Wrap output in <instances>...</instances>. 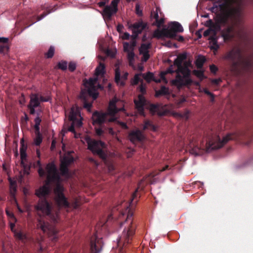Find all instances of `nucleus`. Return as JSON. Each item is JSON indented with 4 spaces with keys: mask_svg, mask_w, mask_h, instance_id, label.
Returning <instances> with one entry per match:
<instances>
[{
    "mask_svg": "<svg viewBox=\"0 0 253 253\" xmlns=\"http://www.w3.org/2000/svg\"><path fill=\"white\" fill-rule=\"evenodd\" d=\"M9 168V163L8 161H6L2 164V168L4 171L7 172Z\"/></svg>",
    "mask_w": 253,
    "mask_h": 253,
    "instance_id": "40",
    "label": "nucleus"
},
{
    "mask_svg": "<svg viewBox=\"0 0 253 253\" xmlns=\"http://www.w3.org/2000/svg\"><path fill=\"white\" fill-rule=\"evenodd\" d=\"M124 51L127 53V58L129 61V63L133 68L134 67V53L133 52V49L136 45V42L132 41L130 43L125 42L123 44Z\"/></svg>",
    "mask_w": 253,
    "mask_h": 253,
    "instance_id": "13",
    "label": "nucleus"
},
{
    "mask_svg": "<svg viewBox=\"0 0 253 253\" xmlns=\"http://www.w3.org/2000/svg\"><path fill=\"white\" fill-rule=\"evenodd\" d=\"M6 214L8 217L12 218L13 220H14V221L16 220V218L14 216V215L11 211L6 210Z\"/></svg>",
    "mask_w": 253,
    "mask_h": 253,
    "instance_id": "44",
    "label": "nucleus"
},
{
    "mask_svg": "<svg viewBox=\"0 0 253 253\" xmlns=\"http://www.w3.org/2000/svg\"><path fill=\"white\" fill-rule=\"evenodd\" d=\"M50 100L49 95L45 96L39 95L38 94H33L30 96V101L28 107L31 114H34L35 112V108L39 106L41 102H47Z\"/></svg>",
    "mask_w": 253,
    "mask_h": 253,
    "instance_id": "9",
    "label": "nucleus"
},
{
    "mask_svg": "<svg viewBox=\"0 0 253 253\" xmlns=\"http://www.w3.org/2000/svg\"><path fill=\"white\" fill-rule=\"evenodd\" d=\"M56 141L55 139H53L52 141L51 145V150H53L56 146Z\"/></svg>",
    "mask_w": 253,
    "mask_h": 253,
    "instance_id": "54",
    "label": "nucleus"
},
{
    "mask_svg": "<svg viewBox=\"0 0 253 253\" xmlns=\"http://www.w3.org/2000/svg\"><path fill=\"white\" fill-rule=\"evenodd\" d=\"M193 74L198 78L200 79H202L204 78V73L201 70H194L193 71Z\"/></svg>",
    "mask_w": 253,
    "mask_h": 253,
    "instance_id": "35",
    "label": "nucleus"
},
{
    "mask_svg": "<svg viewBox=\"0 0 253 253\" xmlns=\"http://www.w3.org/2000/svg\"><path fill=\"white\" fill-rule=\"evenodd\" d=\"M124 110V102L115 97L110 101L107 113L95 112L92 114L93 124L101 125L106 122H113L116 119L115 117L116 114Z\"/></svg>",
    "mask_w": 253,
    "mask_h": 253,
    "instance_id": "5",
    "label": "nucleus"
},
{
    "mask_svg": "<svg viewBox=\"0 0 253 253\" xmlns=\"http://www.w3.org/2000/svg\"><path fill=\"white\" fill-rule=\"evenodd\" d=\"M65 115L68 116L69 120L72 122V125L68 128L67 130L73 132L75 138H81V141L83 143H87L88 149L93 153L97 154L101 157V158H103V156L106 149V145L104 142L101 141L92 139L88 135L81 137L80 134H77L75 131V126L80 127L83 124V118L81 115V108L76 105L73 106L71 108L68 114L67 111H65Z\"/></svg>",
    "mask_w": 253,
    "mask_h": 253,
    "instance_id": "4",
    "label": "nucleus"
},
{
    "mask_svg": "<svg viewBox=\"0 0 253 253\" xmlns=\"http://www.w3.org/2000/svg\"><path fill=\"white\" fill-rule=\"evenodd\" d=\"M10 194L14 196L17 191L16 185L9 186Z\"/></svg>",
    "mask_w": 253,
    "mask_h": 253,
    "instance_id": "42",
    "label": "nucleus"
},
{
    "mask_svg": "<svg viewBox=\"0 0 253 253\" xmlns=\"http://www.w3.org/2000/svg\"><path fill=\"white\" fill-rule=\"evenodd\" d=\"M106 53L108 56H111V57H113L115 56L116 53V50H111L110 49H108L106 51Z\"/></svg>",
    "mask_w": 253,
    "mask_h": 253,
    "instance_id": "41",
    "label": "nucleus"
},
{
    "mask_svg": "<svg viewBox=\"0 0 253 253\" xmlns=\"http://www.w3.org/2000/svg\"><path fill=\"white\" fill-rule=\"evenodd\" d=\"M149 110L152 114L157 113L159 116H163L166 114V112L161 113L159 112V106L158 105L150 104L149 106Z\"/></svg>",
    "mask_w": 253,
    "mask_h": 253,
    "instance_id": "26",
    "label": "nucleus"
},
{
    "mask_svg": "<svg viewBox=\"0 0 253 253\" xmlns=\"http://www.w3.org/2000/svg\"><path fill=\"white\" fill-rule=\"evenodd\" d=\"M105 73V65L100 63L95 69V77L90 78L88 80H84V85L85 87L89 96H91L93 100L96 99L98 96V89H102V87L99 84L98 81L99 78H103Z\"/></svg>",
    "mask_w": 253,
    "mask_h": 253,
    "instance_id": "6",
    "label": "nucleus"
},
{
    "mask_svg": "<svg viewBox=\"0 0 253 253\" xmlns=\"http://www.w3.org/2000/svg\"><path fill=\"white\" fill-rule=\"evenodd\" d=\"M227 58L234 62L235 66H242L244 58L240 50L238 48H233L228 54Z\"/></svg>",
    "mask_w": 253,
    "mask_h": 253,
    "instance_id": "11",
    "label": "nucleus"
},
{
    "mask_svg": "<svg viewBox=\"0 0 253 253\" xmlns=\"http://www.w3.org/2000/svg\"><path fill=\"white\" fill-rule=\"evenodd\" d=\"M27 160L28 159H20V164L25 169H26L29 168V166L28 165L26 164V163L27 162Z\"/></svg>",
    "mask_w": 253,
    "mask_h": 253,
    "instance_id": "39",
    "label": "nucleus"
},
{
    "mask_svg": "<svg viewBox=\"0 0 253 253\" xmlns=\"http://www.w3.org/2000/svg\"><path fill=\"white\" fill-rule=\"evenodd\" d=\"M37 227L41 229L43 233H46L50 238L52 242H55L58 239V231L53 226L51 225L48 222H45L42 218L38 219Z\"/></svg>",
    "mask_w": 253,
    "mask_h": 253,
    "instance_id": "8",
    "label": "nucleus"
},
{
    "mask_svg": "<svg viewBox=\"0 0 253 253\" xmlns=\"http://www.w3.org/2000/svg\"><path fill=\"white\" fill-rule=\"evenodd\" d=\"M38 173L41 177H43L45 174V171L42 167H40L38 170Z\"/></svg>",
    "mask_w": 253,
    "mask_h": 253,
    "instance_id": "45",
    "label": "nucleus"
},
{
    "mask_svg": "<svg viewBox=\"0 0 253 253\" xmlns=\"http://www.w3.org/2000/svg\"><path fill=\"white\" fill-rule=\"evenodd\" d=\"M169 166L168 165H166V166H165L164 167H163L161 170L160 171H165L166 170V169H167L168 168H169Z\"/></svg>",
    "mask_w": 253,
    "mask_h": 253,
    "instance_id": "63",
    "label": "nucleus"
},
{
    "mask_svg": "<svg viewBox=\"0 0 253 253\" xmlns=\"http://www.w3.org/2000/svg\"><path fill=\"white\" fill-rule=\"evenodd\" d=\"M203 91L206 93L207 94V95H209L211 96V100L212 101H213L214 100V96H213V94H212L211 93L208 89H203Z\"/></svg>",
    "mask_w": 253,
    "mask_h": 253,
    "instance_id": "47",
    "label": "nucleus"
},
{
    "mask_svg": "<svg viewBox=\"0 0 253 253\" xmlns=\"http://www.w3.org/2000/svg\"><path fill=\"white\" fill-rule=\"evenodd\" d=\"M34 127L35 129V134H41L40 131V125L35 124Z\"/></svg>",
    "mask_w": 253,
    "mask_h": 253,
    "instance_id": "52",
    "label": "nucleus"
},
{
    "mask_svg": "<svg viewBox=\"0 0 253 253\" xmlns=\"http://www.w3.org/2000/svg\"><path fill=\"white\" fill-rule=\"evenodd\" d=\"M215 35V32L214 30H212L211 28L204 31L203 33V36L204 37H208L209 36H211V37H214Z\"/></svg>",
    "mask_w": 253,
    "mask_h": 253,
    "instance_id": "33",
    "label": "nucleus"
},
{
    "mask_svg": "<svg viewBox=\"0 0 253 253\" xmlns=\"http://www.w3.org/2000/svg\"><path fill=\"white\" fill-rule=\"evenodd\" d=\"M9 182L10 183V186H13L16 185V181L12 180L10 178H9Z\"/></svg>",
    "mask_w": 253,
    "mask_h": 253,
    "instance_id": "57",
    "label": "nucleus"
},
{
    "mask_svg": "<svg viewBox=\"0 0 253 253\" xmlns=\"http://www.w3.org/2000/svg\"><path fill=\"white\" fill-rule=\"evenodd\" d=\"M129 139L133 143L142 141L144 139V135L139 130H133L130 132L128 135Z\"/></svg>",
    "mask_w": 253,
    "mask_h": 253,
    "instance_id": "19",
    "label": "nucleus"
},
{
    "mask_svg": "<svg viewBox=\"0 0 253 253\" xmlns=\"http://www.w3.org/2000/svg\"><path fill=\"white\" fill-rule=\"evenodd\" d=\"M150 47V43H147L142 44L139 48L140 54L143 55L142 60L144 62H146L149 58L148 49Z\"/></svg>",
    "mask_w": 253,
    "mask_h": 253,
    "instance_id": "21",
    "label": "nucleus"
},
{
    "mask_svg": "<svg viewBox=\"0 0 253 253\" xmlns=\"http://www.w3.org/2000/svg\"><path fill=\"white\" fill-rule=\"evenodd\" d=\"M27 145L25 143L24 138H22L20 140V158H26L27 157Z\"/></svg>",
    "mask_w": 253,
    "mask_h": 253,
    "instance_id": "23",
    "label": "nucleus"
},
{
    "mask_svg": "<svg viewBox=\"0 0 253 253\" xmlns=\"http://www.w3.org/2000/svg\"><path fill=\"white\" fill-rule=\"evenodd\" d=\"M237 138V134L235 133H229L220 139L218 135H214L208 139L205 145L203 141L200 142L196 138L190 139L185 142L181 139L176 143V148L178 151L189 152L194 156H202L205 152L211 150L216 149L223 147L228 141L235 139Z\"/></svg>",
    "mask_w": 253,
    "mask_h": 253,
    "instance_id": "3",
    "label": "nucleus"
},
{
    "mask_svg": "<svg viewBox=\"0 0 253 253\" xmlns=\"http://www.w3.org/2000/svg\"><path fill=\"white\" fill-rule=\"evenodd\" d=\"M210 68L211 72L213 73H215L217 70V67L214 65H211Z\"/></svg>",
    "mask_w": 253,
    "mask_h": 253,
    "instance_id": "50",
    "label": "nucleus"
},
{
    "mask_svg": "<svg viewBox=\"0 0 253 253\" xmlns=\"http://www.w3.org/2000/svg\"><path fill=\"white\" fill-rule=\"evenodd\" d=\"M130 35L128 33H124L121 36L123 40H128L129 39Z\"/></svg>",
    "mask_w": 253,
    "mask_h": 253,
    "instance_id": "49",
    "label": "nucleus"
},
{
    "mask_svg": "<svg viewBox=\"0 0 253 253\" xmlns=\"http://www.w3.org/2000/svg\"><path fill=\"white\" fill-rule=\"evenodd\" d=\"M45 170L46 180L44 184L35 191V195L39 200L35 208L38 212H41L52 222L56 223L58 219V213L52 211V204L47 199L50 193V185L55 184V200L59 207L68 208L70 203L63 193L64 188L61 184V178L55 164L53 162L48 163L45 167Z\"/></svg>",
    "mask_w": 253,
    "mask_h": 253,
    "instance_id": "1",
    "label": "nucleus"
},
{
    "mask_svg": "<svg viewBox=\"0 0 253 253\" xmlns=\"http://www.w3.org/2000/svg\"><path fill=\"white\" fill-rule=\"evenodd\" d=\"M205 61L206 58L204 56L199 55L195 61L196 66L198 68H201L202 67Z\"/></svg>",
    "mask_w": 253,
    "mask_h": 253,
    "instance_id": "28",
    "label": "nucleus"
},
{
    "mask_svg": "<svg viewBox=\"0 0 253 253\" xmlns=\"http://www.w3.org/2000/svg\"><path fill=\"white\" fill-rule=\"evenodd\" d=\"M167 29H165L162 30H159V29H157L155 30L153 34V37L155 38H160L163 37H167Z\"/></svg>",
    "mask_w": 253,
    "mask_h": 253,
    "instance_id": "27",
    "label": "nucleus"
},
{
    "mask_svg": "<svg viewBox=\"0 0 253 253\" xmlns=\"http://www.w3.org/2000/svg\"><path fill=\"white\" fill-rule=\"evenodd\" d=\"M76 65L75 63L71 62L69 64L68 68L70 71H74L76 69Z\"/></svg>",
    "mask_w": 253,
    "mask_h": 253,
    "instance_id": "46",
    "label": "nucleus"
},
{
    "mask_svg": "<svg viewBox=\"0 0 253 253\" xmlns=\"http://www.w3.org/2000/svg\"><path fill=\"white\" fill-rule=\"evenodd\" d=\"M13 233L14 234V236L15 237V238L18 240H23L26 239V235L20 231L18 232L16 230H14Z\"/></svg>",
    "mask_w": 253,
    "mask_h": 253,
    "instance_id": "32",
    "label": "nucleus"
},
{
    "mask_svg": "<svg viewBox=\"0 0 253 253\" xmlns=\"http://www.w3.org/2000/svg\"><path fill=\"white\" fill-rule=\"evenodd\" d=\"M60 171L61 174L63 176H69L68 167L72 163H74L76 159H61Z\"/></svg>",
    "mask_w": 253,
    "mask_h": 253,
    "instance_id": "17",
    "label": "nucleus"
},
{
    "mask_svg": "<svg viewBox=\"0 0 253 253\" xmlns=\"http://www.w3.org/2000/svg\"><path fill=\"white\" fill-rule=\"evenodd\" d=\"M58 67L61 70H65L67 67V63L65 61L59 62L58 64Z\"/></svg>",
    "mask_w": 253,
    "mask_h": 253,
    "instance_id": "37",
    "label": "nucleus"
},
{
    "mask_svg": "<svg viewBox=\"0 0 253 253\" xmlns=\"http://www.w3.org/2000/svg\"><path fill=\"white\" fill-rule=\"evenodd\" d=\"M90 160V162L92 163H94L96 165V167L98 168L99 167H101V168L105 169V171L107 170L109 173L111 174H113L114 173V170L115 169V165L112 161H111L112 159H101L102 162L103 163V164L101 165L96 161V159H89Z\"/></svg>",
    "mask_w": 253,
    "mask_h": 253,
    "instance_id": "10",
    "label": "nucleus"
},
{
    "mask_svg": "<svg viewBox=\"0 0 253 253\" xmlns=\"http://www.w3.org/2000/svg\"><path fill=\"white\" fill-rule=\"evenodd\" d=\"M139 88H140V91L142 93H144V92L145 91V87L143 85L141 84Z\"/></svg>",
    "mask_w": 253,
    "mask_h": 253,
    "instance_id": "60",
    "label": "nucleus"
},
{
    "mask_svg": "<svg viewBox=\"0 0 253 253\" xmlns=\"http://www.w3.org/2000/svg\"><path fill=\"white\" fill-rule=\"evenodd\" d=\"M191 66V61L187 59L186 54L182 53L177 56L173 65H171L166 71L162 72L160 74V79H156L154 74L150 72L146 74H143L141 75L144 79L148 83L152 81H154L156 83H159L163 81L165 83H167L168 81L165 76L168 74L176 72L177 76L175 80L171 81V84L179 88L182 85H188L192 82L190 78L189 68Z\"/></svg>",
    "mask_w": 253,
    "mask_h": 253,
    "instance_id": "2",
    "label": "nucleus"
},
{
    "mask_svg": "<svg viewBox=\"0 0 253 253\" xmlns=\"http://www.w3.org/2000/svg\"><path fill=\"white\" fill-rule=\"evenodd\" d=\"M123 26L122 24H119L117 27V30L119 33H121L123 29Z\"/></svg>",
    "mask_w": 253,
    "mask_h": 253,
    "instance_id": "55",
    "label": "nucleus"
},
{
    "mask_svg": "<svg viewBox=\"0 0 253 253\" xmlns=\"http://www.w3.org/2000/svg\"><path fill=\"white\" fill-rule=\"evenodd\" d=\"M134 103L139 113L142 116H144L143 110L144 107L146 105V100L143 95L142 94L139 95L137 99L134 100Z\"/></svg>",
    "mask_w": 253,
    "mask_h": 253,
    "instance_id": "18",
    "label": "nucleus"
},
{
    "mask_svg": "<svg viewBox=\"0 0 253 253\" xmlns=\"http://www.w3.org/2000/svg\"><path fill=\"white\" fill-rule=\"evenodd\" d=\"M105 4V2L104 1H100L98 3V5L99 7H103Z\"/></svg>",
    "mask_w": 253,
    "mask_h": 253,
    "instance_id": "61",
    "label": "nucleus"
},
{
    "mask_svg": "<svg viewBox=\"0 0 253 253\" xmlns=\"http://www.w3.org/2000/svg\"><path fill=\"white\" fill-rule=\"evenodd\" d=\"M128 28L131 30L133 36L136 38L138 35L146 28V24L142 21H139L133 24H129Z\"/></svg>",
    "mask_w": 253,
    "mask_h": 253,
    "instance_id": "15",
    "label": "nucleus"
},
{
    "mask_svg": "<svg viewBox=\"0 0 253 253\" xmlns=\"http://www.w3.org/2000/svg\"><path fill=\"white\" fill-rule=\"evenodd\" d=\"M114 218V217H113V215L111 214L110 215H109L108 217V219H107V221H109L110 220V219H112Z\"/></svg>",
    "mask_w": 253,
    "mask_h": 253,
    "instance_id": "64",
    "label": "nucleus"
},
{
    "mask_svg": "<svg viewBox=\"0 0 253 253\" xmlns=\"http://www.w3.org/2000/svg\"><path fill=\"white\" fill-rule=\"evenodd\" d=\"M137 190L138 189H137L133 193V194L131 196V203L130 204H133V202L134 201V202H136L137 200Z\"/></svg>",
    "mask_w": 253,
    "mask_h": 253,
    "instance_id": "38",
    "label": "nucleus"
},
{
    "mask_svg": "<svg viewBox=\"0 0 253 253\" xmlns=\"http://www.w3.org/2000/svg\"><path fill=\"white\" fill-rule=\"evenodd\" d=\"M42 141V137L41 134H36V137L34 139V144L36 146H39Z\"/></svg>",
    "mask_w": 253,
    "mask_h": 253,
    "instance_id": "31",
    "label": "nucleus"
},
{
    "mask_svg": "<svg viewBox=\"0 0 253 253\" xmlns=\"http://www.w3.org/2000/svg\"><path fill=\"white\" fill-rule=\"evenodd\" d=\"M153 18L155 20V25L159 28L161 27L165 21V16L161 12L160 8L157 6L156 10L151 14Z\"/></svg>",
    "mask_w": 253,
    "mask_h": 253,
    "instance_id": "16",
    "label": "nucleus"
},
{
    "mask_svg": "<svg viewBox=\"0 0 253 253\" xmlns=\"http://www.w3.org/2000/svg\"><path fill=\"white\" fill-rule=\"evenodd\" d=\"M95 133L98 136H101L103 133V131L101 128H96Z\"/></svg>",
    "mask_w": 253,
    "mask_h": 253,
    "instance_id": "48",
    "label": "nucleus"
},
{
    "mask_svg": "<svg viewBox=\"0 0 253 253\" xmlns=\"http://www.w3.org/2000/svg\"><path fill=\"white\" fill-rule=\"evenodd\" d=\"M49 13V12H44L43 13H42L40 16H38V17H37V21H40V20H42V18H43L44 17H45Z\"/></svg>",
    "mask_w": 253,
    "mask_h": 253,
    "instance_id": "51",
    "label": "nucleus"
},
{
    "mask_svg": "<svg viewBox=\"0 0 253 253\" xmlns=\"http://www.w3.org/2000/svg\"><path fill=\"white\" fill-rule=\"evenodd\" d=\"M142 76L141 74H136L131 81V84H137L139 82L140 76Z\"/></svg>",
    "mask_w": 253,
    "mask_h": 253,
    "instance_id": "36",
    "label": "nucleus"
},
{
    "mask_svg": "<svg viewBox=\"0 0 253 253\" xmlns=\"http://www.w3.org/2000/svg\"><path fill=\"white\" fill-rule=\"evenodd\" d=\"M101 248L98 246L96 241L91 240L90 241V253H99L101 251Z\"/></svg>",
    "mask_w": 253,
    "mask_h": 253,
    "instance_id": "25",
    "label": "nucleus"
},
{
    "mask_svg": "<svg viewBox=\"0 0 253 253\" xmlns=\"http://www.w3.org/2000/svg\"><path fill=\"white\" fill-rule=\"evenodd\" d=\"M209 46L211 50H213L214 54H215V51L219 48V45L217 44V41L215 37H211L210 39Z\"/></svg>",
    "mask_w": 253,
    "mask_h": 253,
    "instance_id": "24",
    "label": "nucleus"
},
{
    "mask_svg": "<svg viewBox=\"0 0 253 253\" xmlns=\"http://www.w3.org/2000/svg\"><path fill=\"white\" fill-rule=\"evenodd\" d=\"M74 153L73 152H70L69 153V156L68 157H64V158H74V156L72 155Z\"/></svg>",
    "mask_w": 253,
    "mask_h": 253,
    "instance_id": "62",
    "label": "nucleus"
},
{
    "mask_svg": "<svg viewBox=\"0 0 253 253\" xmlns=\"http://www.w3.org/2000/svg\"><path fill=\"white\" fill-rule=\"evenodd\" d=\"M221 82V80L220 79H215L212 81V83L215 84H218Z\"/></svg>",
    "mask_w": 253,
    "mask_h": 253,
    "instance_id": "59",
    "label": "nucleus"
},
{
    "mask_svg": "<svg viewBox=\"0 0 253 253\" xmlns=\"http://www.w3.org/2000/svg\"><path fill=\"white\" fill-rule=\"evenodd\" d=\"M10 229H11V230L14 232V230H16L14 228H15V223H12L11 222L10 223Z\"/></svg>",
    "mask_w": 253,
    "mask_h": 253,
    "instance_id": "58",
    "label": "nucleus"
},
{
    "mask_svg": "<svg viewBox=\"0 0 253 253\" xmlns=\"http://www.w3.org/2000/svg\"><path fill=\"white\" fill-rule=\"evenodd\" d=\"M169 93V90L168 88L166 87L165 86H162L161 89L159 90H156L155 92V96L156 97H159L160 95H167Z\"/></svg>",
    "mask_w": 253,
    "mask_h": 253,
    "instance_id": "29",
    "label": "nucleus"
},
{
    "mask_svg": "<svg viewBox=\"0 0 253 253\" xmlns=\"http://www.w3.org/2000/svg\"><path fill=\"white\" fill-rule=\"evenodd\" d=\"M8 39L0 38V52L6 53L8 51Z\"/></svg>",
    "mask_w": 253,
    "mask_h": 253,
    "instance_id": "22",
    "label": "nucleus"
},
{
    "mask_svg": "<svg viewBox=\"0 0 253 253\" xmlns=\"http://www.w3.org/2000/svg\"><path fill=\"white\" fill-rule=\"evenodd\" d=\"M183 31L182 26L177 22H171L169 24L167 29V37L172 38L176 35V33H180Z\"/></svg>",
    "mask_w": 253,
    "mask_h": 253,
    "instance_id": "14",
    "label": "nucleus"
},
{
    "mask_svg": "<svg viewBox=\"0 0 253 253\" xmlns=\"http://www.w3.org/2000/svg\"><path fill=\"white\" fill-rule=\"evenodd\" d=\"M149 129L153 131L157 130V127L153 125L150 121H146L144 123L143 129Z\"/></svg>",
    "mask_w": 253,
    "mask_h": 253,
    "instance_id": "30",
    "label": "nucleus"
},
{
    "mask_svg": "<svg viewBox=\"0 0 253 253\" xmlns=\"http://www.w3.org/2000/svg\"><path fill=\"white\" fill-rule=\"evenodd\" d=\"M41 120L39 117H37L35 120V124L40 125Z\"/></svg>",
    "mask_w": 253,
    "mask_h": 253,
    "instance_id": "56",
    "label": "nucleus"
},
{
    "mask_svg": "<svg viewBox=\"0 0 253 253\" xmlns=\"http://www.w3.org/2000/svg\"><path fill=\"white\" fill-rule=\"evenodd\" d=\"M124 224H127V226L124 229L120 240L124 242V246L130 243L133 236L135 232L136 225L133 222V213L128 211L126 219L124 222H120V227Z\"/></svg>",
    "mask_w": 253,
    "mask_h": 253,
    "instance_id": "7",
    "label": "nucleus"
},
{
    "mask_svg": "<svg viewBox=\"0 0 253 253\" xmlns=\"http://www.w3.org/2000/svg\"><path fill=\"white\" fill-rule=\"evenodd\" d=\"M54 53V48L52 46H50L48 51L45 53V56L47 58H51Z\"/></svg>",
    "mask_w": 253,
    "mask_h": 253,
    "instance_id": "34",
    "label": "nucleus"
},
{
    "mask_svg": "<svg viewBox=\"0 0 253 253\" xmlns=\"http://www.w3.org/2000/svg\"><path fill=\"white\" fill-rule=\"evenodd\" d=\"M120 0H113L110 5L106 6L102 12V15L105 20H109L111 16L116 13L118 10V4Z\"/></svg>",
    "mask_w": 253,
    "mask_h": 253,
    "instance_id": "12",
    "label": "nucleus"
},
{
    "mask_svg": "<svg viewBox=\"0 0 253 253\" xmlns=\"http://www.w3.org/2000/svg\"><path fill=\"white\" fill-rule=\"evenodd\" d=\"M84 108H86L88 111L90 112L91 111V108L92 107V103H88L85 101L84 102Z\"/></svg>",
    "mask_w": 253,
    "mask_h": 253,
    "instance_id": "43",
    "label": "nucleus"
},
{
    "mask_svg": "<svg viewBox=\"0 0 253 253\" xmlns=\"http://www.w3.org/2000/svg\"><path fill=\"white\" fill-rule=\"evenodd\" d=\"M117 123L123 128L126 129L127 128V126L125 123L120 122L119 121H118Z\"/></svg>",
    "mask_w": 253,
    "mask_h": 253,
    "instance_id": "53",
    "label": "nucleus"
},
{
    "mask_svg": "<svg viewBox=\"0 0 253 253\" xmlns=\"http://www.w3.org/2000/svg\"><path fill=\"white\" fill-rule=\"evenodd\" d=\"M127 76L128 73H125L124 76L122 78H121L120 72L119 67H116L115 69V81L118 85H124L125 82L127 79Z\"/></svg>",
    "mask_w": 253,
    "mask_h": 253,
    "instance_id": "20",
    "label": "nucleus"
}]
</instances>
